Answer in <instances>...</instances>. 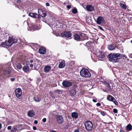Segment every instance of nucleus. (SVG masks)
<instances>
[{
  "mask_svg": "<svg viewBox=\"0 0 132 132\" xmlns=\"http://www.w3.org/2000/svg\"><path fill=\"white\" fill-rule=\"evenodd\" d=\"M10 44H9L6 41L4 42L1 43L0 44V46L1 47H2L7 48L8 47L10 46Z\"/></svg>",
  "mask_w": 132,
  "mask_h": 132,
  "instance_id": "aec40b11",
  "label": "nucleus"
},
{
  "mask_svg": "<svg viewBox=\"0 0 132 132\" xmlns=\"http://www.w3.org/2000/svg\"><path fill=\"white\" fill-rule=\"evenodd\" d=\"M33 129L34 130H35L37 129V128L36 127H33Z\"/></svg>",
  "mask_w": 132,
  "mask_h": 132,
  "instance_id": "6e6d98bb",
  "label": "nucleus"
},
{
  "mask_svg": "<svg viewBox=\"0 0 132 132\" xmlns=\"http://www.w3.org/2000/svg\"><path fill=\"white\" fill-rule=\"evenodd\" d=\"M51 132H56V131H55L54 130H52L51 131Z\"/></svg>",
  "mask_w": 132,
  "mask_h": 132,
  "instance_id": "0e129e2a",
  "label": "nucleus"
},
{
  "mask_svg": "<svg viewBox=\"0 0 132 132\" xmlns=\"http://www.w3.org/2000/svg\"><path fill=\"white\" fill-rule=\"evenodd\" d=\"M34 101L36 102H39L41 100V98H39L38 96H36L34 98Z\"/></svg>",
  "mask_w": 132,
  "mask_h": 132,
  "instance_id": "c85d7f7f",
  "label": "nucleus"
},
{
  "mask_svg": "<svg viewBox=\"0 0 132 132\" xmlns=\"http://www.w3.org/2000/svg\"><path fill=\"white\" fill-rule=\"evenodd\" d=\"M55 92L58 93L59 94H60L62 93V91L59 89H57L55 91Z\"/></svg>",
  "mask_w": 132,
  "mask_h": 132,
  "instance_id": "e433bc0d",
  "label": "nucleus"
},
{
  "mask_svg": "<svg viewBox=\"0 0 132 132\" xmlns=\"http://www.w3.org/2000/svg\"><path fill=\"white\" fill-rule=\"evenodd\" d=\"M32 27L35 28V29H37V26L36 25H33L32 26Z\"/></svg>",
  "mask_w": 132,
  "mask_h": 132,
  "instance_id": "603ef678",
  "label": "nucleus"
},
{
  "mask_svg": "<svg viewBox=\"0 0 132 132\" xmlns=\"http://www.w3.org/2000/svg\"><path fill=\"white\" fill-rule=\"evenodd\" d=\"M46 5L47 6H49L50 5L49 3H46Z\"/></svg>",
  "mask_w": 132,
  "mask_h": 132,
  "instance_id": "5fc2aeb1",
  "label": "nucleus"
},
{
  "mask_svg": "<svg viewBox=\"0 0 132 132\" xmlns=\"http://www.w3.org/2000/svg\"><path fill=\"white\" fill-rule=\"evenodd\" d=\"M67 7L68 9H70L71 8V6L70 5H69L67 6Z\"/></svg>",
  "mask_w": 132,
  "mask_h": 132,
  "instance_id": "a18cd8bd",
  "label": "nucleus"
},
{
  "mask_svg": "<svg viewBox=\"0 0 132 132\" xmlns=\"http://www.w3.org/2000/svg\"><path fill=\"white\" fill-rule=\"evenodd\" d=\"M120 6L123 10H125L127 9V7L126 5L125 4H123L122 3H120Z\"/></svg>",
  "mask_w": 132,
  "mask_h": 132,
  "instance_id": "cd10ccee",
  "label": "nucleus"
},
{
  "mask_svg": "<svg viewBox=\"0 0 132 132\" xmlns=\"http://www.w3.org/2000/svg\"><path fill=\"white\" fill-rule=\"evenodd\" d=\"M16 126L17 128H18L19 130H21L22 129V125H16Z\"/></svg>",
  "mask_w": 132,
  "mask_h": 132,
  "instance_id": "2f4dec72",
  "label": "nucleus"
},
{
  "mask_svg": "<svg viewBox=\"0 0 132 132\" xmlns=\"http://www.w3.org/2000/svg\"><path fill=\"white\" fill-rule=\"evenodd\" d=\"M101 104L100 103H98L96 104V105L97 106H100L101 105Z\"/></svg>",
  "mask_w": 132,
  "mask_h": 132,
  "instance_id": "49530a36",
  "label": "nucleus"
},
{
  "mask_svg": "<svg viewBox=\"0 0 132 132\" xmlns=\"http://www.w3.org/2000/svg\"><path fill=\"white\" fill-rule=\"evenodd\" d=\"M7 66H8L7 65H5L4 67H6L7 68Z\"/></svg>",
  "mask_w": 132,
  "mask_h": 132,
  "instance_id": "69168bd1",
  "label": "nucleus"
},
{
  "mask_svg": "<svg viewBox=\"0 0 132 132\" xmlns=\"http://www.w3.org/2000/svg\"><path fill=\"white\" fill-rule=\"evenodd\" d=\"M17 130V129L15 126V127H14L11 130V131L12 132H16V131Z\"/></svg>",
  "mask_w": 132,
  "mask_h": 132,
  "instance_id": "473e14b6",
  "label": "nucleus"
},
{
  "mask_svg": "<svg viewBox=\"0 0 132 132\" xmlns=\"http://www.w3.org/2000/svg\"><path fill=\"white\" fill-rule=\"evenodd\" d=\"M93 44H94V42L90 40L86 43L85 45L88 48H89L93 46Z\"/></svg>",
  "mask_w": 132,
  "mask_h": 132,
  "instance_id": "dca6fc26",
  "label": "nucleus"
},
{
  "mask_svg": "<svg viewBox=\"0 0 132 132\" xmlns=\"http://www.w3.org/2000/svg\"><path fill=\"white\" fill-rule=\"evenodd\" d=\"M35 112L32 111H30L28 112L27 114L28 116L30 117H33L35 114Z\"/></svg>",
  "mask_w": 132,
  "mask_h": 132,
  "instance_id": "393cba45",
  "label": "nucleus"
},
{
  "mask_svg": "<svg viewBox=\"0 0 132 132\" xmlns=\"http://www.w3.org/2000/svg\"><path fill=\"white\" fill-rule=\"evenodd\" d=\"M85 129L87 131L92 130L93 124L92 122L90 121H87L84 123Z\"/></svg>",
  "mask_w": 132,
  "mask_h": 132,
  "instance_id": "20e7f679",
  "label": "nucleus"
},
{
  "mask_svg": "<svg viewBox=\"0 0 132 132\" xmlns=\"http://www.w3.org/2000/svg\"><path fill=\"white\" fill-rule=\"evenodd\" d=\"M127 130L129 131L132 129V126L130 124H129L126 126Z\"/></svg>",
  "mask_w": 132,
  "mask_h": 132,
  "instance_id": "c756f323",
  "label": "nucleus"
},
{
  "mask_svg": "<svg viewBox=\"0 0 132 132\" xmlns=\"http://www.w3.org/2000/svg\"><path fill=\"white\" fill-rule=\"evenodd\" d=\"M77 86L76 85H74L72 86L73 88H77Z\"/></svg>",
  "mask_w": 132,
  "mask_h": 132,
  "instance_id": "37998d69",
  "label": "nucleus"
},
{
  "mask_svg": "<svg viewBox=\"0 0 132 132\" xmlns=\"http://www.w3.org/2000/svg\"><path fill=\"white\" fill-rule=\"evenodd\" d=\"M100 112L101 114L103 116H105L107 114L105 111H100Z\"/></svg>",
  "mask_w": 132,
  "mask_h": 132,
  "instance_id": "72a5a7b5",
  "label": "nucleus"
},
{
  "mask_svg": "<svg viewBox=\"0 0 132 132\" xmlns=\"http://www.w3.org/2000/svg\"><path fill=\"white\" fill-rule=\"evenodd\" d=\"M120 132H125L122 130H120Z\"/></svg>",
  "mask_w": 132,
  "mask_h": 132,
  "instance_id": "e2e57ef3",
  "label": "nucleus"
},
{
  "mask_svg": "<svg viewBox=\"0 0 132 132\" xmlns=\"http://www.w3.org/2000/svg\"><path fill=\"white\" fill-rule=\"evenodd\" d=\"M65 61L64 60H62L60 63L59 65V68H63L65 66Z\"/></svg>",
  "mask_w": 132,
  "mask_h": 132,
  "instance_id": "412c9836",
  "label": "nucleus"
},
{
  "mask_svg": "<svg viewBox=\"0 0 132 132\" xmlns=\"http://www.w3.org/2000/svg\"><path fill=\"white\" fill-rule=\"evenodd\" d=\"M22 90L20 88H18L15 90V95L18 98L20 99L21 98Z\"/></svg>",
  "mask_w": 132,
  "mask_h": 132,
  "instance_id": "9d476101",
  "label": "nucleus"
},
{
  "mask_svg": "<svg viewBox=\"0 0 132 132\" xmlns=\"http://www.w3.org/2000/svg\"><path fill=\"white\" fill-rule=\"evenodd\" d=\"M46 119L45 118H44L42 120L43 122H46Z\"/></svg>",
  "mask_w": 132,
  "mask_h": 132,
  "instance_id": "79ce46f5",
  "label": "nucleus"
},
{
  "mask_svg": "<svg viewBox=\"0 0 132 132\" xmlns=\"http://www.w3.org/2000/svg\"><path fill=\"white\" fill-rule=\"evenodd\" d=\"M15 59V58H12V59L11 61H12V63L13 64L14 63H16V62H17L16 61V60L14 61Z\"/></svg>",
  "mask_w": 132,
  "mask_h": 132,
  "instance_id": "4c0bfd02",
  "label": "nucleus"
},
{
  "mask_svg": "<svg viewBox=\"0 0 132 132\" xmlns=\"http://www.w3.org/2000/svg\"><path fill=\"white\" fill-rule=\"evenodd\" d=\"M105 89L104 91L105 92H111L112 90L111 87L110 85L109 84L105 86Z\"/></svg>",
  "mask_w": 132,
  "mask_h": 132,
  "instance_id": "5701e85b",
  "label": "nucleus"
},
{
  "mask_svg": "<svg viewBox=\"0 0 132 132\" xmlns=\"http://www.w3.org/2000/svg\"><path fill=\"white\" fill-rule=\"evenodd\" d=\"M80 75L83 77L89 78L91 76V73L88 70L85 68H82L80 71Z\"/></svg>",
  "mask_w": 132,
  "mask_h": 132,
  "instance_id": "7ed1b4c3",
  "label": "nucleus"
},
{
  "mask_svg": "<svg viewBox=\"0 0 132 132\" xmlns=\"http://www.w3.org/2000/svg\"><path fill=\"white\" fill-rule=\"evenodd\" d=\"M38 13L39 16L42 17H45L47 15L46 11L44 9H38Z\"/></svg>",
  "mask_w": 132,
  "mask_h": 132,
  "instance_id": "0eeeda50",
  "label": "nucleus"
},
{
  "mask_svg": "<svg viewBox=\"0 0 132 132\" xmlns=\"http://www.w3.org/2000/svg\"><path fill=\"white\" fill-rule=\"evenodd\" d=\"M16 65L17 68L18 69H20L22 68V65L20 63H17Z\"/></svg>",
  "mask_w": 132,
  "mask_h": 132,
  "instance_id": "c9c22d12",
  "label": "nucleus"
},
{
  "mask_svg": "<svg viewBox=\"0 0 132 132\" xmlns=\"http://www.w3.org/2000/svg\"><path fill=\"white\" fill-rule=\"evenodd\" d=\"M51 67L50 65L46 66L44 69V70L45 72L47 73L49 72L51 69Z\"/></svg>",
  "mask_w": 132,
  "mask_h": 132,
  "instance_id": "4be33fe9",
  "label": "nucleus"
},
{
  "mask_svg": "<svg viewBox=\"0 0 132 132\" xmlns=\"http://www.w3.org/2000/svg\"><path fill=\"white\" fill-rule=\"evenodd\" d=\"M15 78H12L10 80L11 81H14L15 80Z\"/></svg>",
  "mask_w": 132,
  "mask_h": 132,
  "instance_id": "3c124183",
  "label": "nucleus"
},
{
  "mask_svg": "<svg viewBox=\"0 0 132 132\" xmlns=\"http://www.w3.org/2000/svg\"><path fill=\"white\" fill-rule=\"evenodd\" d=\"M2 124L0 123V129L2 128Z\"/></svg>",
  "mask_w": 132,
  "mask_h": 132,
  "instance_id": "052dcab7",
  "label": "nucleus"
},
{
  "mask_svg": "<svg viewBox=\"0 0 132 132\" xmlns=\"http://www.w3.org/2000/svg\"><path fill=\"white\" fill-rule=\"evenodd\" d=\"M116 47L114 44H110L108 46V48L109 50L112 51L115 49Z\"/></svg>",
  "mask_w": 132,
  "mask_h": 132,
  "instance_id": "b1692460",
  "label": "nucleus"
},
{
  "mask_svg": "<svg viewBox=\"0 0 132 132\" xmlns=\"http://www.w3.org/2000/svg\"><path fill=\"white\" fill-rule=\"evenodd\" d=\"M74 39L77 41H80L83 39H88V37L86 34L80 31L76 32L73 35Z\"/></svg>",
  "mask_w": 132,
  "mask_h": 132,
  "instance_id": "f257e3e1",
  "label": "nucleus"
},
{
  "mask_svg": "<svg viewBox=\"0 0 132 132\" xmlns=\"http://www.w3.org/2000/svg\"><path fill=\"white\" fill-rule=\"evenodd\" d=\"M86 10L88 11H92L95 10L94 6L91 5H87L86 6Z\"/></svg>",
  "mask_w": 132,
  "mask_h": 132,
  "instance_id": "f3484780",
  "label": "nucleus"
},
{
  "mask_svg": "<svg viewBox=\"0 0 132 132\" xmlns=\"http://www.w3.org/2000/svg\"><path fill=\"white\" fill-rule=\"evenodd\" d=\"M93 101L94 102H97L96 100L94 99H93Z\"/></svg>",
  "mask_w": 132,
  "mask_h": 132,
  "instance_id": "4d7b16f0",
  "label": "nucleus"
},
{
  "mask_svg": "<svg viewBox=\"0 0 132 132\" xmlns=\"http://www.w3.org/2000/svg\"><path fill=\"white\" fill-rule=\"evenodd\" d=\"M130 42L131 43H132V40H131Z\"/></svg>",
  "mask_w": 132,
  "mask_h": 132,
  "instance_id": "338daca9",
  "label": "nucleus"
},
{
  "mask_svg": "<svg viewBox=\"0 0 132 132\" xmlns=\"http://www.w3.org/2000/svg\"><path fill=\"white\" fill-rule=\"evenodd\" d=\"M28 15L34 19L37 18L39 20L41 18L39 15L35 13H30Z\"/></svg>",
  "mask_w": 132,
  "mask_h": 132,
  "instance_id": "f8f14e48",
  "label": "nucleus"
},
{
  "mask_svg": "<svg viewBox=\"0 0 132 132\" xmlns=\"http://www.w3.org/2000/svg\"><path fill=\"white\" fill-rule=\"evenodd\" d=\"M69 127V124H67V125L65 126L64 127V129L65 130L67 129H68V128Z\"/></svg>",
  "mask_w": 132,
  "mask_h": 132,
  "instance_id": "58836bf2",
  "label": "nucleus"
},
{
  "mask_svg": "<svg viewBox=\"0 0 132 132\" xmlns=\"http://www.w3.org/2000/svg\"><path fill=\"white\" fill-rule=\"evenodd\" d=\"M104 21V18L103 17L99 16L97 18L96 22L97 24H100L102 23H103Z\"/></svg>",
  "mask_w": 132,
  "mask_h": 132,
  "instance_id": "ddd939ff",
  "label": "nucleus"
},
{
  "mask_svg": "<svg viewBox=\"0 0 132 132\" xmlns=\"http://www.w3.org/2000/svg\"><path fill=\"white\" fill-rule=\"evenodd\" d=\"M63 86L65 87H68L71 86L72 84L71 82L67 80H64L62 83Z\"/></svg>",
  "mask_w": 132,
  "mask_h": 132,
  "instance_id": "1a4fd4ad",
  "label": "nucleus"
},
{
  "mask_svg": "<svg viewBox=\"0 0 132 132\" xmlns=\"http://www.w3.org/2000/svg\"><path fill=\"white\" fill-rule=\"evenodd\" d=\"M21 0H17L16 1V2L17 3H20L21 2Z\"/></svg>",
  "mask_w": 132,
  "mask_h": 132,
  "instance_id": "864d4df0",
  "label": "nucleus"
},
{
  "mask_svg": "<svg viewBox=\"0 0 132 132\" xmlns=\"http://www.w3.org/2000/svg\"><path fill=\"white\" fill-rule=\"evenodd\" d=\"M11 70L9 69H7V68L5 70H4L3 71V73L4 75H8L9 76H10V73L11 72Z\"/></svg>",
  "mask_w": 132,
  "mask_h": 132,
  "instance_id": "a878e982",
  "label": "nucleus"
},
{
  "mask_svg": "<svg viewBox=\"0 0 132 132\" xmlns=\"http://www.w3.org/2000/svg\"><path fill=\"white\" fill-rule=\"evenodd\" d=\"M74 132H79V129H76L74 130Z\"/></svg>",
  "mask_w": 132,
  "mask_h": 132,
  "instance_id": "8fccbe9b",
  "label": "nucleus"
},
{
  "mask_svg": "<svg viewBox=\"0 0 132 132\" xmlns=\"http://www.w3.org/2000/svg\"><path fill=\"white\" fill-rule=\"evenodd\" d=\"M30 62L31 63H32L33 62V60H31L30 61Z\"/></svg>",
  "mask_w": 132,
  "mask_h": 132,
  "instance_id": "680f3d73",
  "label": "nucleus"
},
{
  "mask_svg": "<svg viewBox=\"0 0 132 132\" xmlns=\"http://www.w3.org/2000/svg\"><path fill=\"white\" fill-rule=\"evenodd\" d=\"M107 100L113 102L114 104L117 105L119 104L113 96L110 95H108L107 96Z\"/></svg>",
  "mask_w": 132,
  "mask_h": 132,
  "instance_id": "423d86ee",
  "label": "nucleus"
},
{
  "mask_svg": "<svg viewBox=\"0 0 132 132\" xmlns=\"http://www.w3.org/2000/svg\"><path fill=\"white\" fill-rule=\"evenodd\" d=\"M51 96L52 97V98H55V96H54V95L53 94H52Z\"/></svg>",
  "mask_w": 132,
  "mask_h": 132,
  "instance_id": "13d9d810",
  "label": "nucleus"
},
{
  "mask_svg": "<svg viewBox=\"0 0 132 132\" xmlns=\"http://www.w3.org/2000/svg\"><path fill=\"white\" fill-rule=\"evenodd\" d=\"M62 37H71L72 34L70 31H65L61 34Z\"/></svg>",
  "mask_w": 132,
  "mask_h": 132,
  "instance_id": "9b49d317",
  "label": "nucleus"
},
{
  "mask_svg": "<svg viewBox=\"0 0 132 132\" xmlns=\"http://www.w3.org/2000/svg\"><path fill=\"white\" fill-rule=\"evenodd\" d=\"M38 52L40 54H44L46 52V49L44 47H41L39 49Z\"/></svg>",
  "mask_w": 132,
  "mask_h": 132,
  "instance_id": "6ab92c4d",
  "label": "nucleus"
},
{
  "mask_svg": "<svg viewBox=\"0 0 132 132\" xmlns=\"http://www.w3.org/2000/svg\"><path fill=\"white\" fill-rule=\"evenodd\" d=\"M38 123V121L37 120H35L34 121V123L35 124H37Z\"/></svg>",
  "mask_w": 132,
  "mask_h": 132,
  "instance_id": "09e8293b",
  "label": "nucleus"
},
{
  "mask_svg": "<svg viewBox=\"0 0 132 132\" xmlns=\"http://www.w3.org/2000/svg\"><path fill=\"white\" fill-rule=\"evenodd\" d=\"M72 12L74 14H77L78 12L77 9L76 8L73 9L72 10Z\"/></svg>",
  "mask_w": 132,
  "mask_h": 132,
  "instance_id": "7c9ffc66",
  "label": "nucleus"
},
{
  "mask_svg": "<svg viewBox=\"0 0 132 132\" xmlns=\"http://www.w3.org/2000/svg\"><path fill=\"white\" fill-rule=\"evenodd\" d=\"M105 55L103 53H101L100 55L99 56V57L100 58H103L105 57Z\"/></svg>",
  "mask_w": 132,
  "mask_h": 132,
  "instance_id": "f704fd0d",
  "label": "nucleus"
},
{
  "mask_svg": "<svg viewBox=\"0 0 132 132\" xmlns=\"http://www.w3.org/2000/svg\"><path fill=\"white\" fill-rule=\"evenodd\" d=\"M11 127L10 126H8L7 127V129L8 130H10L11 129Z\"/></svg>",
  "mask_w": 132,
  "mask_h": 132,
  "instance_id": "de8ad7c7",
  "label": "nucleus"
},
{
  "mask_svg": "<svg viewBox=\"0 0 132 132\" xmlns=\"http://www.w3.org/2000/svg\"><path fill=\"white\" fill-rule=\"evenodd\" d=\"M69 92L70 95L72 97H74L76 94V90L74 88H72L69 90Z\"/></svg>",
  "mask_w": 132,
  "mask_h": 132,
  "instance_id": "4468645a",
  "label": "nucleus"
},
{
  "mask_svg": "<svg viewBox=\"0 0 132 132\" xmlns=\"http://www.w3.org/2000/svg\"><path fill=\"white\" fill-rule=\"evenodd\" d=\"M103 83L105 85V86H106L107 85L109 84V83H108V82H106V81H104L103 82Z\"/></svg>",
  "mask_w": 132,
  "mask_h": 132,
  "instance_id": "a19ab883",
  "label": "nucleus"
},
{
  "mask_svg": "<svg viewBox=\"0 0 132 132\" xmlns=\"http://www.w3.org/2000/svg\"><path fill=\"white\" fill-rule=\"evenodd\" d=\"M56 119L57 122L60 124L62 123L63 122V117L59 115L58 116H56Z\"/></svg>",
  "mask_w": 132,
  "mask_h": 132,
  "instance_id": "2eb2a0df",
  "label": "nucleus"
},
{
  "mask_svg": "<svg viewBox=\"0 0 132 132\" xmlns=\"http://www.w3.org/2000/svg\"><path fill=\"white\" fill-rule=\"evenodd\" d=\"M35 45H37V44H35Z\"/></svg>",
  "mask_w": 132,
  "mask_h": 132,
  "instance_id": "774afa93",
  "label": "nucleus"
},
{
  "mask_svg": "<svg viewBox=\"0 0 132 132\" xmlns=\"http://www.w3.org/2000/svg\"><path fill=\"white\" fill-rule=\"evenodd\" d=\"M98 27L101 30L104 31V29L102 28L100 26H98Z\"/></svg>",
  "mask_w": 132,
  "mask_h": 132,
  "instance_id": "c03bdc74",
  "label": "nucleus"
},
{
  "mask_svg": "<svg viewBox=\"0 0 132 132\" xmlns=\"http://www.w3.org/2000/svg\"><path fill=\"white\" fill-rule=\"evenodd\" d=\"M34 69L36 70L37 69L40 67V62L38 60L36 59L34 61Z\"/></svg>",
  "mask_w": 132,
  "mask_h": 132,
  "instance_id": "6e6552de",
  "label": "nucleus"
},
{
  "mask_svg": "<svg viewBox=\"0 0 132 132\" xmlns=\"http://www.w3.org/2000/svg\"><path fill=\"white\" fill-rule=\"evenodd\" d=\"M113 112L114 113H117L118 112V110L116 109H113Z\"/></svg>",
  "mask_w": 132,
  "mask_h": 132,
  "instance_id": "ea45409f",
  "label": "nucleus"
},
{
  "mask_svg": "<svg viewBox=\"0 0 132 132\" xmlns=\"http://www.w3.org/2000/svg\"><path fill=\"white\" fill-rule=\"evenodd\" d=\"M33 65H34V64H30V67H31V68H32V67L33 66Z\"/></svg>",
  "mask_w": 132,
  "mask_h": 132,
  "instance_id": "bf43d9fd",
  "label": "nucleus"
},
{
  "mask_svg": "<svg viewBox=\"0 0 132 132\" xmlns=\"http://www.w3.org/2000/svg\"><path fill=\"white\" fill-rule=\"evenodd\" d=\"M71 116L73 118L77 119L78 117V113L76 112H73L71 113Z\"/></svg>",
  "mask_w": 132,
  "mask_h": 132,
  "instance_id": "bb28decb",
  "label": "nucleus"
},
{
  "mask_svg": "<svg viewBox=\"0 0 132 132\" xmlns=\"http://www.w3.org/2000/svg\"><path fill=\"white\" fill-rule=\"evenodd\" d=\"M22 70L24 72L28 73L29 72V67L27 65H24L22 68Z\"/></svg>",
  "mask_w": 132,
  "mask_h": 132,
  "instance_id": "a211bd4d",
  "label": "nucleus"
},
{
  "mask_svg": "<svg viewBox=\"0 0 132 132\" xmlns=\"http://www.w3.org/2000/svg\"><path fill=\"white\" fill-rule=\"evenodd\" d=\"M18 41V39H17L13 37H9L7 42L9 44H10V46L13 44L16 43Z\"/></svg>",
  "mask_w": 132,
  "mask_h": 132,
  "instance_id": "39448f33",
  "label": "nucleus"
},
{
  "mask_svg": "<svg viewBox=\"0 0 132 132\" xmlns=\"http://www.w3.org/2000/svg\"><path fill=\"white\" fill-rule=\"evenodd\" d=\"M120 54L119 53H111L109 54L107 57L110 61L116 62L119 61V59L120 58Z\"/></svg>",
  "mask_w": 132,
  "mask_h": 132,
  "instance_id": "f03ea898",
  "label": "nucleus"
}]
</instances>
